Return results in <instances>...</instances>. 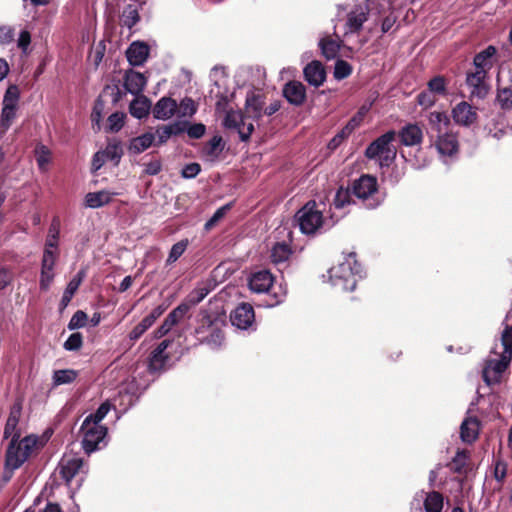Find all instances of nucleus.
I'll return each mask as SVG.
<instances>
[{
	"instance_id": "obj_1",
	"label": "nucleus",
	"mask_w": 512,
	"mask_h": 512,
	"mask_svg": "<svg viewBox=\"0 0 512 512\" xmlns=\"http://www.w3.org/2000/svg\"><path fill=\"white\" fill-rule=\"evenodd\" d=\"M329 281L333 287L341 291H353L357 281L364 277V271L356 259V254L350 252L336 266L328 270Z\"/></svg>"
},
{
	"instance_id": "obj_2",
	"label": "nucleus",
	"mask_w": 512,
	"mask_h": 512,
	"mask_svg": "<svg viewBox=\"0 0 512 512\" xmlns=\"http://www.w3.org/2000/svg\"><path fill=\"white\" fill-rule=\"evenodd\" d=\"M43 445L42 439L34 434L27 435L22 439H11L5 454V470L13 473Z\"/></svg>"
},
{
	"instance_id": "obj_3",
	"label": "nucleus",
	"mask_w": 512,
	"mask_h": 512,
	"mask_svg": "<svg viewBox=\"0 0 512 512\" xmlns=\"http://www.w3.org/2000/svg\"><path fill=\"white\" fill-rule=\"evenodd\" d=\"M300 231L306 235H316L330 229L337 220L333 216L327 218L315 201L304 205L296 214Z\"/></svg>"
},
{
	"instance_id": "obj_4",
	"label": "nucleus",
	"mask_w": 512,
	"mask_h": 512,
	"mask_svg": "<svg viewBox=\"0 0 512 512\" xmlns=\"http://www.w3.org/2000/svg\"><path fill=\"white\" fill-rule=\"evenodd\" d=\"M249 287L256 293L269 292V297L271 298L268 302L269 307L283 303L287 296L286 283L273 284L272 274L267 270L254 273L249 280Z\"/></svg>"
},
{
	"instance_id": "obj_5",
	"label": "nucleus",
	"mask_w": 512,
	"mask_h": 512,
	"mask_svg": "<svg viewBox=\"0 0 512 512\" xmlns=\"http://www.w3.org/2000/svg\"><path fill=\"white\" fill-rule=\"evenodd\" d=\"M395 136L396 133L392 130L384 133L368 145L365 156L378 161L381 168L390 166L396 158V150L392 146Z\"/></svg>"
},
{
	"instance_id": "obj_6",
	"label": "nucleus",
	"mask_w": 512,
	"mask_h": 512,
	"mask_svg": "<svg viewBox=\"0 0 512 512\" xmlns=\"http://www.w3.org/2000/svg\"><path fill=\"white\" fill-rule=\"evenodd\" d=\"M351 193L361 200L368 209L377 208L383 201L378 191L377 179L371 175H362L352 184Z\"/></svg>"
},
{
	"instance_id": "obj_7",
	"label": "nucleus",
	"mask_w": 512,
	"mask_h": 512,
	"mask_svg": "<svg viewBox=\"0 0 512 512\" xmlns=\"http://www.w3.org/2000/svg\"><path fill=\"white\" fill-rule=\"evenodd\" d=\"M107 427L95 421L84 419L80 432L82 434V448L90 454L100 449V444H106Z\"/></svg>"
},
{
	"instance_id": "obj_8",
	"label": "nucleus",
	"mask_w": 512,
	"mask_h": 512,
	"mask_svg": "<svg viewBox=\"0 0 512 512\" xmlns=\"http://www.w3.org/2000/svg\"><path fill=\"white\" fill-rule=\"evenodd\" d=\"M444 499L437 491L425 492L420 490L415 493L410 505V512H441Z\"/></svg>"
},
{
	"instance_id": "obj_9",
	"label": "nucleus",
	"mask_w": 512,
	"mask_h": 512,
	"mask_svg": "<svg viewBox=\"0 0 512 512\" xmlns=\"http://www.w3.org/2000/svg\"><path fill=\"white\" fill-rule=\"evenodd\" d=\"M223 124L227 129L236 130L241 141L244 142L249 140L252 132L254 131L253 121L248 115H244L240 111H228L225 115Z\"/></svg>"
},
{
	"instance_id": "obj_10",
	"label": "nucleus",
	"mask_w": 512,
	"mask_h": 512,
	"mask_svg": "<svg viewBox=\"0 0 512 512\" xmlns=\"http://www.w3.org/2000/svg\"><path fill=\"white\" fill-rule=\"evenodd\" d=\"M373 4L372 0H366L364 3L355 5L347 13L345 36L358 33L363 28V24L368 20L369 11Z\"/></svg>"
},
{
	"instance_id": "obj_11",
	"label": "nucleus",
	"mask_w": 512,
	"mask_h": 512,
	"mask_svg": "<svg viewBox=\"0 0 512 512\" xmlns=\"http://www.w3.org/2000/svg\"><path fill=\"white\" fill-rule=\"evenodd\" d=\"M494 358H489L485 362L482 371L483 380L487 385L497 384L500 382L502 374L508 368L511 359L502 355H495Z\"/></svg>"
},
{
	"instance_id": "obj_12",
	"label": "nucleus",
	"mask_w": 512,
	"mask_h": 512,
	"mask_svg": "<svg viewBox=\"0 0 512 512\" xmlns=\"http://www.w3.org/2000/svg\"><path fill=\"white\" fill-rule=\"evenodd\" d=\"M58 257V252H51L44 250L42 263H41V274H40V289L47 291L54 279V267Z\"/></svg>"
},
{
	"instance_id": "obj_13",
	"label": "nucleus",
	"mask_w": 512,
	"mask_h": 512,
	"mask_svg": "<svg viewBox=\"0 0 512 512\" xmlns=\"http://www.w3.org/2000/svg\"><path fill=\"white\" fill-rule=\"evenodd\" d=\"M170 344L171 341L165 339L151 352L148 361V369L151 373L161 372L166 369L169 361V355L166 353V349Z\"/></svg>"
},
{
	"instance_id": "obj_14",
	"label": "nucleus",
	"mask_w": 512,
	"mask_h": 512,
	"mask_svg": "<svg viewBox=\"0 0 512 512\" xmlns=\"http://www.w3.org/2000/svg\"><path fill=\"white\" fill-rule=\"evenodd\" d=\"M230 320L233 326L246 330L251 327L255 320L253 307L248 303L238 305L231 313Z\"/></svg>"
},
{
	"instance_id": "obj_15",
	"label": "nucleus",
	"mask_w": 512,
	"mask_h": 512,
	"mask_svg": "<svg viewBox=\"0 0 512 512\" xmlns=\"http://www.w3.org/2000/svg\"><path fill=\"white\" fill-rule=\"evenodd\" d=\"M435 138V147L441 157H453L458 153L457 135L451 131L439 134Z\"/></svg>"
},
{
	"instance_id": "obj_16",
	"label": "nucleus",
	"mask_w": 512,
	"mask_h": 512,
	"mask_svg": "<svg viewBox=\"0 0 512 512\" xmlns=\"http://www.w3.org/2000/svg\"><path fill=\"white\" fill-rule=\"evenodd\" d=\"M84 463L76 455H64L59 462L58 470L66 483H69L80 472Z\"/></svg>"
},
{
	"instance_id": "obj_17",
	"label": "nucleus",
	"mask_w": 512,
	"mask_h": 512,
	"mask_svg": "<svg viewBox=\"0 0 512 512\" xmlns=\"http://www.w3.org/2000/svg\"><path fill=\"white\" fill-rule=\"evenodd\" d=\"M22 414V403L21 401H16L10 408V412L8 418L6 420L5 428H4V438L8 439H16L20 438L21 430L19 428V421Z\"/></svg>"
},
{
	"instance_id": "obj_18",
	"label": "nucleus",
	"mask_w": 512,
	"mask_h": 512,
	"mask_svg": "<svg viewBox=\"0 0 512 512\" xmlns=\"http://www.w3.org/2000/svg\"><path fill=\"white\" fill-rule=\"evenodd\" d=\"M455 123L462 126H470L477 120L476 110L467 102L458 103L452 110Z\"/></svg>"
},
{
	"instance_id": "obj_19",
	"label": "nucleus",
	"mask_w": 512,
	"mask_h": 512,
	"mask_svg": "<svg viewBox=\"0 0 512 512\" xmlns=\"http://www.w3.org/2000/svg\"><path fill=\"white\" fill-rule=\"evenodd\" d=\"M450 120L445 112L433 111L428 116V134L434 139L439 134L449 131Z\"/></svg>"
},
{
	"instance_id": "obj_20",
	"label": "nucleus",
	"mask_w": 512,
	"mask_h": 512,
	"mask_svg": "<svg viewBox=\"0 0 512 512\" xmlns=\"http://www.w3.org/2000/svg\"><path fill=\"white\" fill-rule=\"evenodd\" d=\"M190 310V305L181 303L173 309L165 318L162 325L156 331V337H163L166 335L174 325H176Z\"/></svg>"
},
{
	"instance_id": "obj_21",
	"label": "nucleus",
	"mask_w": 512,
	"mask_h": 512,
	"mask_svg": "<svg viewBox=\"0 0 512 512\" xmlns=\"http://www.w3.org/2000/svg\"><path fill=\"white\" fill-rule=\"evenodd\" d=\"M487 72L476 70L467 74L466 83L471 89V94L478 98H484L487 95L488 87L485 83Z\"/></svg>"
},
{
	"instance_id": "obj_22",
	"label": "nucleus",
	"mask_w": 512,
	"mask_h": 512,
	"mask_svg": "<svg viewBox=\"0 0 512 512\" xmlns=\"http://www.w3.org/2000/svg\"><path fill=\"white\" fill-rule=\"evenodd\" d=\"M147 84L146 77L137 71L128 70L124 76V87L132 95L139 96Z\"/></svg>"
},
{
	"instance_id": "obj_23",
	"label": "nucleus",
	"mask_w": 512,
	"mask_h": 512,
	"mask_svg": "<svg viewBox=\"0 0 512 512\" xmlns=\"http://www.w3.org/2000/svg\"><path fill=\"white\" fill-rule=\"evenodd\" d=\"M264 98L259 92L250 91L247 93L245 102L246 115L250 118L259 119L263 115Z\"/></svg>"
},
{
	"instance_id": "obj_24",
	"label": "nucleus",
	"mask_w": 512,
	"mask_h": 512,
	"mask_svg": "<svg viewBox=\"0 0 512 512\" xmlns=\"http://www.w3.org/2000/svg\"><path fill=\"white\" fill-rule=\"evenodd\" d=\"M305 80L315 87L321 86L326 79V72L321 62L312 61L304 68Z\"/></svg>"
},
{
	"instance_id": "obj_25",
	"label": "nucleus",
	"mask_w": 512,
	"mask_h": 512,
	"mask_svg": "<svg viewBox=\"0 0 512 512\" xmlns=\"http://www.w3.org/2000/svg\"><path fill=\"white\" fill-rule=\"evenodd\" d=\"M177 108L178 104L176 100L170 97H162L155 104L153 115L156 119L168 120L176 113Z\"/></svg>"
},
{
	"instance_id": "obj_26",
	"label": "nucleus",
	"mask_w": 512,
	"mask_h": 512,
	"mask_svg": "<svg viewBox=\"0 0 512 512\" xmlns=\"http://www.w3.org/2000/svg\"><path fill=\"white\" fill-rule=\"evenodd\" d=\"M283 95L289 103L299 106L305 100L306 89L302 83L291 81L284 86Z\"/></svg>"
},
{
	"instance_id": "obj_27",
	"label": "nucleus",
	"mask_w": 512,
	"mask_h": 512,
	"mask_svg": "<svg viewBox=\"0 0 512 512\" xmlns=\"http://www.w3.org/2000/svg\"><path fill=\"white\" fill-rule=\"evenodd\" d=\"M149 55V47L142 42H133L126 51L128 62L132 66H140L144 64Z\"/></svg>"
},
{
	"instance_id": "obj_28",
	"label": "nucleus",
	"mask_w": 512,
	"mask_h": 512,
	"mask_svg": "<svg viewBox=\"0 0 512 512\" xmlns=\"http://www.w3.org/2000/svg\"><path fill=\"white\" fill-rule=\"evenodd\" d=\"M496 53L497 49L492 45L477 53L473 60L474 68L488 73L494 65Z\"/></svg>"
},
{
	"instance_id": "obj_29",
	"label": "nucleus",
	"mask_w": 512,
	"mask_h": 512,
	"mask_svg": "<svg viewBox=\"0 0 512 512\" xmlns=\"http://www.w3.org/2000/svg\"><path fill=\"white\" fill-rule=\"evenodd\" d=\"M400 141L405 146H414L421 143L422 129L417 124H407L399 132Z\"/></svg>"
},
{
	"instance_id": "obj_30",
	"label": "nucleus",
	"mask_w": 512,
	"mask_h": 512,
	"mask_svg": "<svg viewBox=\"0 0 512 512\" xmlns=\"http://www.w3.org/2000/svg\"><path fill=\"white\" fill-rule=\"evenodd\" d=\"M119 195L118 192L101 190L97 192H89L85 196V205L89 208L96 209L110 203L114 196Z\"/></svg>"
},
{
	"instance_id": "obj_31",
	"label": "nucleus",
	"mask_w": 512,
	"mask_h": 512,
	"mask_svg": "<svg viewBox=\"0 0 512 512\" xmlns=\"http://www.w3.org/2000/svg\"><path fill=\"white\" fill-rule=\"evenodd\" d=\"M501 349L498 351V345L496 344L492 350L493 355H502L512 360V322H505V328L501 333Z\"/></svg>"
},
{
	"instance_id": "obj_32",
	"label": "nucleus",
	"mask_w": 512,
	"mask_h": 512,
	"mask_svg": "<svg viewBox=\"0 0 512 512\" xmlns=\"http://www.w3.org/2000/svg\"><path fill=\"white\" fill-rule=\"evenodd\" d=\"M479 434V421L477 418L469 417L466 418L460 427V436L463 442L472 443L474 442Z\"/></svg>"
},
{
	"instance_id": "obj_33",
	"label": "nucleus",
	"mask_w": 512,
	"mask_h": 512,
	"mask_svg": "<svg viewBox=\"0 0 512 512\" xmlns=\"http://www.w3.org/2000/svg\"><path fill=\"white\" fill-rule=\"evenodd\" d=\"M205 325L211 327V333L206 338L207 344L210 345L212 348H217L221 346L224 340L223 332L218 327H216V324L210 319L209 316L203 317L202 325L200 328L196 330V332L202 333V329L204 328Z\"/></svg>"
},
{
	"instance_id": "obj_34",
	"label": "nucleus",
	"mask_w": 512,
	"mask_h": 512,
	"mask_svg": "<svg viewBox=\"0 0 512 512\" xmlns=\"http://www.w3.org/2000/svg\"><path fill=\"white\" fill-rule=\"evenodd\" d=\"M85 278V271L80 270L68 283L63 296L60 301V306L62 309L66 308L68 304L70 303L72 297L78 290L79 286L81 285L83 279Z\"/></svg>"
},
{
	"instance_id": "obj_35",
	"label": "nucleus",
	"mask_w": 512,
	"mask_h": 512,
	"mask_svg": "<svg viewBox=\"0 0 512 512\" xmlns=\"http://www.w3.org/2000/svg\"><path fill=\"white\" fill-rule=\"evenodd\" d=\"M224 149V142L221 136L214 135L204 146L202 153L206 160H216Z\"/></svg>"
},
{
	"instance_id": "obj_36",
	"label": "nucleus",
	"mask_w": 512,
	"mask_h": 512,
	"mask_svg": "<svg viewBox=\"0 0 512 512\" xmlns=\"http://www.w3.org/2000/svg\"><path fill=\"white\" fill-rule=\"evenodd\" d=\"M496 101L501 109H512V81L505 84L498 79Z\"/></svg>"
},
{
	"instance_id": "obj_37",
	"label": "nucleus",
	"mask_w": 512,
	"mask_h": 512,
	"mask_svg": "<svg viewBox=\"0 0 512 512\" xmlns=\"http://www.w3.org/2000/svg\"><path fill=\"white\" fill-rule=\"evenodd\" d=\"M151 108L149 99L145 96H137L129 105L130 114L137 118L143 119L148 116Z\"/></svg>"
},
{
	"instance_id": "obj_38",
	"label": "nucleus",
	"mask_w": 512,
	"mask_h": 512,
	"mask_svg": "<svg viewBox=\"0 0 512 512\" xmlns=\"http://www.w3.org/2000/svg\"><path fill=\"white\" fill-rule=\"evenodd\" d=\"M155 135L147 132L131 139L129 143V151L134 154H140L147 150L154 142Z\"/></svg>"
},
{
	"instance_id": "obj_39",
	"label": "nucleus",
	"mask_w": 512,
	"mask_h": 512,
	"mask_svg": "<svg viewBox=\"0 0 512 512\" xmlns=\"http://www.w3.org/2000/svg\"><path fill=\"white\" fill-rule=\"evenodd\" d=\"M292 250L290 246L285 242L276 243L271 249L270 258L274 264H283L291 256Z\"/></svg>"
},
{
	"instance_id": "obj_40",
	"label": "nucleus",
	"mask_w": 512,
	"mask_h": 512,
	"mask_svg": "<svg viewBox=\"0 0 512 512\" xmlns=\"http://www.w3.org/2000/svg\"><path fill=\"white\" fill-rule=\"evenodd\" d=\"M78 372L73 369L55 370L52 375L53 386L70 384L76 380Z\"/></svg>"
},
{
	"instance_id": "obj_41",
	"label": "nucleus",
	"mask_w": 512,
	"mask_h": 512,
	"mask_svg": "<svg viewBox=\"0 0 512 512\" xmlns=\"http://www.w3.org/2000/svg\"><path fill=\"white\" fill-rule=\"evenodd\" d=\"M319 47L323 56L331 60L337 57L340 50V43L330 38H323L319 41Z\"/></svg>"
},
{
	"instance_id": "obj_42",
	"label": "nucleus",
	"mask_w": 512,
	"mask_h": 512,
	"mask_svg": "<svg viewBox=\"0 0 512 512\" xmlns=\"http://www.w3.org/2000/svg\"><path fill=\"white\" fill-rule=\"evenodd\" d=\"M470 454L467 450H458L452 461L449 463V468L455 473L462 474L466 471L467 463Z\"/></svg>"
},
{
	"instance_id": "obj_43",
	"label": "nucleus",
	"mask_w": 512,
	"mask_h": 512,
	"mask_svg": "<svg viewBox=\"0 0 512 512\" xmlns=\"http://www.w3.org/2000/svg\"><path fill=\"white\" fill-rule=\"evenodd\" d=\"M60 233V224L58 220H53L48 231L44 250L58 252V238Z\"/></svg>"
},
{
	"instance_id": "obj_44",
	"label": "nucleus",
	"mask_w": 512,
	"mask_h": 512,
	"mask_svg": "<svg viewBox=\"0 0 512 512\" xmlns=\"http://www.w3.org/2000/svg\"><path fill=\"white\" fill-rule=\"evenodd\" d=\"M34 155L39 169L41 171H46L47 166L51 161L50 149L47 146L39 143L35 147Z\"/></svg>"
},
{
	"instance_id": "obj_45",
	"label": "nucleus",
	"mask_w": 512,
	"mask_h": 512,
	"mask_svg": "<svg viewBox=\"0 0 512 512\" xmlns=\"http://www.w3.org/2000/svg\"><path fill=\"white\" fill-rule=\"evenodd\" d=\"M139 20L140 16L135 5L125 7L120 17L121 24L129 29L135 26Z\"/></svg>"
},
{
	"instance_id": "obj_46",
	"label": "nucleus",
	"mask_w": 512,
	"mask_h": 512,
	"mask_svg": "<svg viewBox=\"0 0 512 512\" xmlns=\"http://www.w3.org/2000/svg\"><path fill=\"white\" fill-rule=\"evenodd\" d=\"M188 245V239H182L175 243L169 251L168 257L166 259V265H171L175 263L184 254Z\"/></svg>"
},
{
	"instance_id": "obj_47",
	"label": "nucleus",
	"mask_w": 512,
	"mask_h": 512,
	"mask_svg": "<svg viewBox=\"0 0 512 512\" xmlns=\"http://www.w3.org/2000/svg\"><path fill=\"white\" fill-rule=\"evenodd\" d=\"M106 157L107 161L114 162L117 165L123 155L122 147L117 142L108 143L104 150L101 151Z\"/></svg>"
},
{
	"instance_id": "obj_48",
	"label": "nucleus",
	"mask_w": 512,
	"mask_h": 512,
	"mask_svg": "<svg viewBox=\"0 0 512 512\" xmlns=\"http://www.w3.org/2000/svg\"><path fill=\"white\" fill-rule=\"evenodd\" d=\"M428 90L435 95L444 96L447 93V81L443 76H435L427 83Z\"/></svg>"
},
{
	"instance_id": "obj_49",
	"label": "nucleus",
	"mask_w": 512,
	"mask_h": 512,
	"mask_svg": "<svg viewBox=\"0 0 512 512\" xmlns=\"http://www.w3.org/2000/svg\"><path fill=\"white\" fill-rule=\"evenodd\" d=\"M352 73V66L345 60L338 59L335 62L334 67V78L337 80H342L349 77Z\"/></svg>"
},
{
	"instance_id": "obj_50",
	"label": "nucleus",
	"mask_w": 512,
	"mask_h": 512,
	"mask_svg": "<svg viewBox=\"0 0 512 512\" xmlns=\"http://www.w3.org/2000/svg\"><path fill=\"white\" fill-rule=\"evenodd\" d=\"M112 407L109 401H105L98 407L95 413L89 414L85 419L101 424V421L106 417Z\"/></svg>"
},
{
	"instance_id": "obj_51",
	"label": "nucleus",
	"mask_w": 512,
	"mask_h": 512,
	"mask_svg": "<svg viewBox=\"0 0 512 512\" xmlns=\"http://www.w3.org/2000/svg\"><path fill=\"white\" fill-rule=\"evenodd\" d=\"M125 114L122 112L112 113L108 117L107 129L110 132H118L124 125Z\"/></svg>"
},
{
	"instance_id": "obj_52",
	"label": "nucleus",
	"mask_w": 512,
	"mask_h": 512,
	"mask_svg": "<svg viewBox=\"0 0 512 512\" xmlns=\"http://www.w3.org/2000/svg\"><path fill=\"white\" fill-rule=\"evenodd\" d=\"M230 208L231 204H226L218 208L212 215V217L205 223V230L209 231L210 229H212L225 216V214L230 210Z\"/></svg>"
},
{
	"instance_id": "obj_53",
	"label": "nucleus",
	"mask_w": 512,
	"mask_h": 512,
	"mask_svg": "<svg viewBox=\"0 0 512 512\" xmlns=\"http://www.w3.org/2000/svg\"><path fill=\"white\" fill-rule=\"evenodd\" d=\"M83 344V336L79 332L72 333L64 342L63 347L67 351H78Z\"/></svg>"
},
{
	"instance_id": "obj_54",
	"label": "nucleus",
	"mask_w": 512,
	"mask_h": 512,
	"mask_svg": "<svg viewBox=\"0 0 512 512\" xmlns=\"http://www.w3.org/2000/svg\"><path fill=\"white\" fill-rule=\"evenodd\" d=\"M351 194L350 193V190L348 189H343V188H340L336 194H335V197H334V200H333V205L336 209H342L344 208L347 204L350 203V197H351Z\"/></svg>"
},
{
	"instance_id": "obj_55",
	"label": "nucleus",
	"mask_w": 512,
	"mask_h": 512,
	"mask_svg": "<svg viewBox=\"0 0 512 512\" xmlns=\"http://www.w3.org/2000/svg\"><path fill=\"white\" fill-rule=\"evenodd\" d=\"M86 321H87V314L82 310H78L71 317V319L68 323V329L75 330V329L82 328L85 326Z\"/></svg>"
},
{
	"instance_id": "obj_56",
	"label": "nucleus",
	"mask_w": 512,
	"mask_h": 512,
	"mask_svg": "<svg viewBox=\"0 0 512 512\" xmlns=\"http://www.w3.org/2000/svg\"><path fill=\"white\" fill-rule=\"evenodd\" d=\"M16 110H17L16 105L3 104L0 120L10 127L12 122L16 118Z\"/></svg>"
},
{
	"instance_id": "obj_57",
	"label": "nucleus",
	"mask_w": 512,
	"mask_h": 512,
	"mask_svg": "<svg viewBox=\"0 0 512 512\" xmlns=\"http://www.w3.org/2000/svg\"><path fill=\"white\" fill-rule=\"evenodd\" d=\"M366 110L363 107L355 116H353L344 126V134H352V132L360 125Z\"/></svg>"
},
{
	"instance_id": "obj_58",
	"label": "nucleus",
	"mask_w": 512,
	"mask_h": 512,
	"mask_svg": "<svg viewBox=\"0 0 512 512\" xmlns=\"http://www.w3.org/2000/svg\"><path fill=\"white\" fill-rule=\"evenodd\" d=\"M179 109H180L181 116H190L191 117L197 111L195 102L191 98H184L179 105Z\"/></svg>"
},
{
	"instance_id": "obj_59",
	"label": "nucleus",
	"mask_w": 512,
	"mask_h": 512,
	"mask_svg": "<svg viewBox=\"0 0 512 512\" xmlns=\"http://www.w3.org/2000/svg\"><path fill=\"white\" fill-rule=\"evenodd\" d=\"M435 96H436L435 94H433L431 91H429L427 89L426 91L421 92L417 96V102L420 106H422L424 108H429L435 104V102H436Z\"/></svg>"
},
{
	"instance_id": "obj_60",
	"label": "nucleus",
	"mask_w": 512,
	"mask_h": 512,
	"mask_svg": "<svg viewBox=\"0 0 512 512\" xmlns=\"http://www.w3.org/2000/svg\"><path fill=\"white\" fill-rule=\"evenodd\" d=\"M188 136L192 139H200L206 132V127L202 123L190 125L186 130Z\"/></svg>"
},
{
	"instance_id": "obj_61",
	"label": "nucleus",
	"mask_w": 512,
	"mask_h": 512,
	"mask_svg": "<svg viewBox=\"0 0 512 512\" xmlns=\"http://www.w3.org/2000/svg\"><path fill=\"white\" fill-rule=\"evenodd\" d=\"M201 171V167L198 163H190L183 167L181 175L183 178L192 179L195 178Z\"/></svg>"
},
{
	"instance_id": "obj_62",
	"label": "nucleus",
	"mask_w": 512,
	"mask_h": 512,
	"mask_svg": "<svg viewBox=\"0 0 512 512\" xmlns=\"http://www.w3.org/2000/svg\"><path fill=\"white\" fill-rule=\"evenodd\" d=\"M15 35L11 26H0V44H8L13 41Z\"/></svg>"
},
{
	"instance_id": "obj_63",
	"label": "nucleus",
	"mask_w": 512,
	"mask_h": 512,
	"mask_svg": "<svg viewBox=\"0 0 512 512\" xmlns=\"http://www.w3.org/2000/svg\"><path fill=\"white\" fill-rule=\"evenodd\" d=\"M162 169L160 160H152L145 164L144 173L146 175L154 176L157 175Z\"/></svg>"
},
{
	"instance_id": "obj_64",
	"label": "nucleus",
	"mask_w": 512,
	"mask_h": 512,
	"mask_svg": "<svg viewBox=\"0 0 512 512\" xmlns=\"http://www.w3.org/2000/svg\"><path fill=\"white\" fill-rule=\"evenodd\" d=\"M156 135L158 137V144H164L173 136V132H171V128L168 125H165L156 130Z\"/></svg>"
}]
</instances>
